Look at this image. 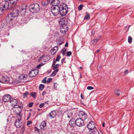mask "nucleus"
<instances>
[{
  "mask_svg": "<svg viewBox=\"0 0 134 134\" xmlns=\"http://www.w3.org/2000/svg\"><path fill=\"white\" fill-rule=\"evenodd\" d=\"M1 26L3 28H6L7 27H8V26L7 25H6L4 24H3L1 25Z\"/></svg>",
  "mask_w": 134,
  "mask_h": 134,
  "instance_id": "40",
  "label": "nucleus"
},
{
  "mask_svg": "<svg viewBox=\"0 0 134 134\" xmlns=\"http://www.w3.org/2000/svg\"><path fill=\"white\" fill-rule=\"evenodd\" d=\"M9 4V2H7L5 1H3L1 5L2 7L0 8V11L1 12L8 9Z\"/></svg>",
  "mask_w": 134,
  "mask_h": 134,
  "instance_id": "3",
  "label": "nucleus"
},
{
  "mask_svg": "<svg viewBox=\"0 0 134 134\" xmlns=\"http://www.w3.org/2000/svg\"><path fill=\"white\" fill-rule=\"evenodd\" d=\"M32 122L31 121H29L27 122V126H28L32 123Z\"/></svg>",
  "mask_w": 134,
  "mask_h": 134,
  "instance_id": "48",
  "label": "nucleus"
},
{
  "mask_svg": "<svg viewBox=\"0 0 134 134\" xmlns=\"http://www.w3.org/2000/svg\"><path fill=\"white\" fill-rule=\"evenodd\" d=\"M47 77H45L43 80L42 82L44 83H46V79Z\"/></svg>",
  "mask_w": 134,
  "mask_h": 134,
  "instance_id": "44",
  "label": "nucleus"
},
{
  "mask_svg": "<svg viewBox=\"0 0 134 134\" xmlns=\"http://www.w3.org/2000/svg\"><path fill=\"white\" fill-rule=\"evenodd\" d=\"M26 127L25 126H22L21 130V134H23L25 130Z\"/></svg>",
  "mask_w": 134,
  "mask_h": 134,
  "instance_id": "29",
  "label": "nucleus"
},
{
  "mask_svg": "<svg viewBox=\"0 0 134 134\" xmlns=\"http://www.w3.org/2000/svg\"><path fill=\"white\" fill-rule=\"evenodd\" d=\"M76 125L79 127H81L83 126L84 123L83 120L81 118H77L76 119Z\"/></svg>",
  "mask_w": 134,
  "mask_h": 134,
  "instance_id": "7",
  "label": "nucleus"
},
{
  "mask_svg": "<svg viewBox=\"0 0 134 134\" xmlns=\"http://www.w3.org/2000/svg\"><path fill=\"white\" fill-rule=\"evenodd\" d=\"M66 49H62L61 51V53H62L63 55H65L66 52Z\"/></svg>",
  "mask_w": 134,
  "mask_h": 134,
  "instance_id": "31",
  "label": "nucleus"
},
{
  "mask_svg": "<svg viewBox=\"0 0 134 134\" xmlns=\"http://www.w3.org/2000/svg\"><path fill=\"white\" fill-rule=\"evenodd\" d=\"M18 103H13V104L14 105V107L15 108H16V109H18V108H19V106H20L19 105H17Z\"/></svg>",
  "mask_w": 134,
  "mask_h": 134,
  "instance_id": "34",
  "label": "nucleus"
},
{
  "mask_svg": "<svg viewBox=\"0 0 134 134\" xmlns=\"http://www.w3.org/2000/svg\"><path fill=\"white\" fill-rule=\"evenodd\" d=\"M58 69H57L55 70L51 74V76H54L58 72Z\"/></svg>",
  "mask_w": 134,
  "mask_h": 134,
  "instance_id": "26",
  "label": "nucleus"
},
{
  "mask_svg": "<svg viewBox=\"0 0 134 134\" xmlns=\"http://www.w3.org/2000/svg\"><path fill=\"white\" fill-rule=\"evenodd\" d=\"M9 81V77L7 76H3L0 79V82L3 83H7Z\"/></svg>",
  "mask_w": 134,
  "mask_h": 134,
  "instance_id": "10",
  "label": "nucleus"
},
{
  "mask_svg": "<svg viewBox=\"0 0 134 134\" xmlns=\"http://www.w3.org/2000/svg\"><path fill=\"white\" fill-rule=\"evenodd\" d=\"M19 108L18 109H16V110H15V114H16L17 115H18L20 117L22 118V115L21 114V106H19Z\"/></svg>",
  "mask_w": 134,
  "mask_h": 134,
  "instance_id": "17",
  "label": "nucleus"
},
{
  "mask_svg": "<svg viewBox=\"0 0 134 134\" xmlns=\"http://www.w3.org/2000/svg\"><path fill=\"white\" fill-rule=\"evenodd\" d=\"M65 58H64L62 59L61 60V63L62 64H63L64 62L65 63Z\"/></svg>",
  "mask_w": 134,
  "mask_h": 134,
  "instance_id": "50",
  "label": "nucleus"
},
{
  "mask_svg": "<svg viewBox=\"0 0 134 134\" xmlns=\"http://www.w3.org/2000/svg\"><path fill=\"white\" fill-rule=\"evenodd\" d=\"M43 65V64H40L37 66V68L38 69H40L41 67Z\"/></svg>",
  "mask_w": 134,
  "mask_h": 134,
  "instance_id": "49",
  "label": "nucleus"
},
{
  "mask_svg": "<svg viewBox=\"0 0 134 134\" xmlns=\"http://www.w3.org/2000/svg\"><path fill=\"white\" fill-rule=\"evenodd\" d=\"M44 85L43 84H40L39 86V89L41 90H43V89L44 88Z\"/></svg>",
  "mask_w": 134,
  "mask_h": 134,
  "instance_id": "33",
  "label": "nucleus"
},
{
  "mask_svg": "<svg viewBox=\"0 0 134 134\" xmlns=\"http://www.w3.org/2000/svg\"><path fill=\"white\" fill-rule=\"evenodd\" d=\"M100 50H99V49H98V50H97L96 51V53H98L99 52V51H100Z\"/></svg>",
  "mask_w": 134,
  "mask_h": 134,
  "instance_id": "62",
  "label": "nucleus"
},
{
  "mask_svg": "<svg viewBox=\"0 0 134 134\" xmlns=\"http://www.w3.org/2000/svg\"><path fill=\"white\" fill-rule=\"evenodd\" d=\"M17 0H10L9 2L12 4H15L17 2Z\"/></svg>",
  "mask_w": 134,
  "mask_h": 134,
  "instance_id": "27",
  "label": "nucleus"
},
{
  "mask_svg": "<svg viewBox=\"0 0 134 134\" xmlns=\"http://www.w3.org/2000/svg\"><path fill=\"white\" fill-rule=\"evenodd\" d=\"M93 87L91 86H88L87 87V89L88 90H92L93 89Z\"/></svg>",
  "mask_w": 134,
  "mask_h": 134,
  "instance_id": "46",
  "label": "nucleus"
},
{
  "mask_svg": "<svg viewBox=\"0 0 134 134\" xmlns=\"http://www.w3.org/2000/svg\"><path fill=\"white\" fill-rule=\"evenodd\" d=\"M44 103H41L39 105V107L40 108H41L43 106H44Z\"/></svg>",
  "mask_w": 134,
  "mask_h": 134,
  "instance_id": "45",
  "label": "nucleus"
},
{
  "mask_svg": "<svg viewBox=\"0 0 134 134\" xmlns=\"http://www.w3.org/2000/svg\"><path fill=\"white\" fill-rule=\"evenodd\" d=\"M33 104H34V103L33 102H31V103H29L28 104V107L30 108L31 107L33 106Z\"/></svg>",
  "mask_w": 134,
  "mask_h": 134,
  "instance_id": "43",
  "label": "nucleus"
},
{
  "mask_svg": "<svg viewBox=\"0 0 134 134\" xmlns=\"http://www.w3.org/2000/svg\"><path fill=\"white\" fill-rule=\"evenodd\" d=\"M68 23L67 19L65 18L62 19L59 21V23L61 25H66Z\"/></svg>",
  "mask_w": 134,
  "mask_h": 134,
  "instance_id": "18",
  "label": "nucleus"
},
{
  "mask_svg": "<svg viewBox=\"0 0 134 134\" xmlns=\"http://www.w3.org/2000/svg\"><path fill=\"white\" fill-rule=\"evenodd\" d=\"M56 42L57 44L60 46L63 43V40L62 38H61L60 37L58 38L56 40Z\"/></svg>",
  "mask_w": 134,
  "mask_h": 134,
  "instance_id": "20",
  "label": "nucleus"
},
{
  "mask_svg": "<svg viewBox=\"0 0 134 134\" xmlns=\"http://www.w3.org/2000/svg\"><path fill=\"white\" fill-rule=\"evenodd\" d=\"M25 11L26 10V9H24V8H22V11H23V10H24V11L25 12Z\"/></svg>",
  "mask_w": 134,
  "mask_h": 134,
  "instance_id": "63",
  "label": "nucleus"
},
{
  "mask_svg": "<svg viewBox=\"0 0 134 134\" xmlns=\"http://www.w3.org/2000/svg\"><path fill=\"white\" fill-rule=\"evenodd\" d=\"M128 73V70L127 69H126L124 71V74L125 75L127 74Z\"/></svg>",
  "mask_w": 134,
  "mask_h": 134,
  "instance_id": "52",
  "label": "nucleus"
},
{
  "mask_svg": "<svg viewBox=\"0 0 134 134\" xmlns=\"http://www.w3.org/2000/svg\"><path fill=\"white\" fill-rule=\"evenodd\" d=\"M99 40L98 39L96 38L93 39L92 41V43H95L96 44Z\"/></svg>",
  "mask_w": 134,
  "mask_h": 134,
  "instance_id": "36",
  "label": "nucleus"
},
{
  "mask_svg": "<svg viewBox=\"0 0 134 134\" xmlns=\"http://www.w3.org/2000/svg\"><path fill=\"white\" fill-rule=\"evenodd\" d=\"M29 116L28 117H27V120H28V119H29V118H30V115H31V113H29Z\"/></svg>",
  "mask_w": 134,
  "mask_h": 134,
  "instance_id": "60",
  "label": "nucleus"
},
{
  "mask_svg": "<svg viewBox=\"0 0 134 134\" xmlns=\"http://www.w3.org/2000/svg\"><path fill=\"white\" fill-rule=\"evenodd\" d=\"M71 54L72 53L71 51L68 52L66 53V56L68 57H70Z\"/></svg>",
  "mask_w": 134,
  "mask_h": 134,
  "instance_id": "42",
  "label": "nucleus"
},
{
  "mask_svg": "<svg viewBox=\"0 0 134 134\" xmlns=\"http://www.w3.org/2000/svg\"><path fill=\"white\" fill-rule=\"evenodd\" d=\"M89 130V131L88 132L87 134H99L97 129L92 130L90 129Z\"/></svg>",
  "mask_w": 134,
  "mask_h": 134,
  "instance_id": "15",
  "label": "nucleus"
},
{
  "mask_svg": "<svg viewBox=\"0 0 134 134\" xmlns=\"http://www.w3.org/2000/svg\"><path fill=\"white\" fill-rule=\"evenodd\" d=\"M11 102H12V104H13V103H18V101L15 99H13V100H12Z\"/></svg>",
  "mask_w": 134,
  "mask_h": 134,
  "instance_id": "41",
  "label": "nucleus"
},
{
  "mask_svg": "<svg viewBox=\"0 0 134 134\" xmlns=\"http://www.w3.org/2000/svg\"><path fill=\"white\" fill-rule=\"evenodd\" d=\"M47 123L45 121L42 122L40 125V129L41 130H44L46 125Z\"/></svg>",
  "mask_w": 134,
  "mask_h": 134,
  "instance_id": "21",
  "label": "nucleus"
},
{
  "mask_svg": "<svg viewBox=\"0 0 134 134\" xmlns=\"http://www.w3.org/2000/svg\"><path fill=\"white\" fill-rule=\"evenodd\" d=\"M56 62V61H55V60L53 62L52 65V66H53L54 65H55Z\"/></svg>",
  "mask_w": 134,
  "mask_h": 134,
  "instance_id": "54",
  "label": "nucleus"
},
{
  "mask_svg": "<svg viewBox=\"0 0 134 134\" xmlns=\"http://www.w3.org/2000/svg\"><path fill=\"white\" fill-rule=\"evenodd\" d=\"M10 96L8 94H5L2 97V101L4 102L9 101L10 103L12 102Z\"/></svg>",
  "mask_w": 134,
  "mask_h": 134,
  "instance_id": "5",
  "label": "nucleus"
},
{
  "mask_svg": "<svg viewBox=\"0 0 134 134\" xmlns=\"http://www.w3.org/2000/svg\"><path fill=\"white\" fill-rule=\"evenodd\" d=\"M38 70L37 69H34L30 71L29 74V75L30 77H33L35 76L38 73Z\"/></svg>",
  "mask_w": 134,
  "mask_h": 134,
  "instance_id": "6",
  "label": "nucleus"
},
{
  "mask_svg": "<svg viewBox=\"0 0 134 134\" xmlns=\"http://www.w3.org/2000/svg\"><path fill=\"white\" fill-rule=\"evenodd\" d=\"M52 79L51 78H49L47 80V83H49L52 80Z\"/></svg>",
  "mask_w": 134,
  "mask_h": 134,
  "instance_id": "47",
  "label": "nucleus"
},
{
  "mask_svg": "<svg viewBox=\"0 0 134 134\" xmlns=\"http://www.w3.org/2000/svg\"><path fill=\"white\" fill-rule=\"evenodd\" d=\"M115 94L117 96H119L120 95L119 93H115Z\"/></svg>",
  "mask_w": 134,
  "mask_h": 134,
  "instance_id": "59",
  "label": "nucleus"
},
{
  "mask_svg": "<svg viewBox=\"0 0 134 134\" xmlns=\"http://www.w3.org/2000/svg\"><path fill=\"white\" fill-rule=\"evenodd\" d=\"M29 93H24L22 94L23 98H25L27 97V95Z\"/></svg>",
  "mask_w": 134,
  "mask_h": 134,
  "instance_id": "38",
  "label": "nucleus"
},
{
  "mask_svg": "<svg viewBox=\"0 0 134 134\" xmlns=\"http://www.w3.org/2000/svg\"><path fill=\"white\" fill-rule=\"evenodd\" d=\"M78 116L83 120H85L87 118V115L85 112L81 111L79 112Z\"/></svg>",
  "mask_w": 134,
  "mask_h": 134,
  "instance_id": "4",
  "label": "nucleus"
},
{
  "mask_svg": "<svg viewBox=\"0 0 134 134\" xmlns=\"http://www.w3.org/2000/svg\"><path fill=\"white\" fill-rule=\"evenodd\" d=\"M27 77V76L26 75H23V79H24V78H26Z\"/></svg>",
  "mask_w": 134,
  "mask_h": 134,
  "instance_id": "57",
  "label": "nucleus"
},
{
  "mask_svg": "<svg viewBox=\"0 0 134 134\" xmlns=\"http://www.w3.org/2000/svg\"><path fill=\"white\" fill-rule=\"evenodd\" d=\"M45 93H42V95L44 96V95H45Z\"/></svg>",
  "mask_w": 134,
  "mask_h": 134,
  "instance_id": "64",
  "label": "nucleus"
},
{
  "mask_svg": "<svg viewBox=\"0 0 134 134\" xmlns=\"http://www.w3.org/2000/svg\"><path fill=\"white\" fill-rule=\"evenodd\" d=\"M34 129L35 131L36 134H41L42 132V131L41 130H40L39 129L37 128L36 126L35 127Z\"/></svg>",
  "mask_w": 134,
  "mask_h": 134,
  "instance_id": "23",
  "label": "nucleus"
},
{
  "mask_svg": "<svg viewBox=\"0 0 134 134\" xmlns=\"http://www.w3.org/2000/svg\"><path fill=\"white\" fill-rule=\"evenodd\" d=\"M60 1L59 0H52L50 4L52 5L53 6H59V5Z\"/></svg>",
  "mask_w": 134,
  "mask_h": 134,
  "instance_id": "14",
  "label": "nucleus"
},
{
  "mask_svg": "<svg viewBox=\"0 0 134 134\" xmlns=\"http://www.w3.org/2000/svg\"><path fill=\"white\" fill-rule=\"evenodd\" d=\"M132 37L130 36H129L128 38V42L130 43H132Z\"/></svg>",
  "mask_w": 134,
  "mask_h": 134,
  "instance_id": "35",
  "label": "nucleus"
},
{
  "mask_svg": "<svg viewBox=\"0 0 134 134\" xmlns=\"http://www.w3.org/2000/svg\"><path fill=\"white\" fill-rule=\"evenodd\" d=\"M105 123H104V122H103V124H102V126L103 127H105Z\"/></svg>",
  "mask_w": 134,
  "mask_h": 134,
  "instance_id": "61",
  "label": "nucleus"
},
{
  "mask_svg": "<svg viewBox=\"0 0 134 134\" xmlns=\"http://www.w3.org/2000/svg\"><path fill=\"white\" fill-rule=\"evenodd\" d=\"M81 97L82 99H83L85 98L84 96V94L83 93H81Z\"/></svg>",
  "mask_w": 134,
  "mask_h": 134,
  "instance_id": "53",
  "label": "nucleus"
},
{
  "mask_svg": "<svg viewBox=\"0 0 134 134\" xmlns=\"http://www.w3.org/2000/svg\"><path fill=\"white\" fill-rule=\"evenodd\" d=\"M83 6V5H82V4L80 5L78 7V10H81L82 9Z\"/></svg>",
  "mask_w": 134,
  "mask_h": 134,
  "instance_id": "39",
  "label": "nucleus"
},
{
  "mask_svg": "<svg viewBox=\"0 0 134 134\" xmlns=\"http://www.w3.org/2000/svg\"><path fill=\"white\" fill-rule=\"evenodd\" d=\"M119 91V90L115 89L114 90V92H118Z\"/></svg>",
  "mask_w": 134,
  "mask_h": 134,
  "instance_id": "58",
  "label": "nucleus"
},
{
  "mask_svg": "<svg viewBox=\"0 0 134 134\" xmlns=\"http://www.w3.org/2000/svg\"><path fill=\"white\" fill-rule=\"evenodd\" d=\"M49 0H47L41 2V4L43 6H47L50 3Z\"/></svg>",
  "mask_w": 134,
  "mask_h": 134,
  "instance_id": "24",
  "label": "nucleus"
},
{
  "mask_svg": "<svg viewBox=\"0 0 134 134\" xmlns=\"http://www.w3.org/2000/svg\"><path fill=\"white\" fill-rule=\"evenodd\" d=\"M92 35L93 36L95 34V31H92L91 32Z\"/></svg>",
  "mask_w": 134,
  "mask_h": 134,
  "instance_id": "55",
  "label": "nucleus"
},
{
  "mask_svg": "<svg viewBox=\"0 0 134 134\" xmlns=\"http://www.w3.org/2000/svg\"><path fill=\"white\" fill-rule=\"evenodd\" d=\"M58 49V47L57 46L52 48L50 51V53L51 55H54L56 53Z\"/></svg>",
  "mask_w": 134,
  "mask_h": 134,
  "instance_id": "16",
  "label": "nucleus"
},
{
  "mask_svg": "<svg viewBox=\"0 0 134 134\" xmlns=\"http://www.w3.org/2000/svg\"><path fill=\"white\" fill-rule=\"evenodd\" d=\"M19 14V10L17 9H14L9 14L14 18L18 15Z\"/></svg>",
  "mask_w": 134,
  "mask_h": 134,
  "instance_id": "8",
  "label": "nucleus"
},
{
  "mask_svg": "<svg viewBox=\"0 0 134 134\" xmlns=\"http://www.w3.org/2000/svg\"><path fill=\"white\" fill-rule=\"evenodd\" d=\"M66 26V25L65 26H61L60 28V32L63 33H65L68 30Z\"/></svg>",
  "mask_w": 134,
  "mask_h": 134,
  "instance_id": "19",
  "label": "nucleus"
},
{
  "mask_svg": "<svg viewBox=\"0 0 134 134\" xmlns=\"http://www.w3.org/2000/svg\"><path fill=\"white\" fill-rule=\"evenodd\" d=\"M86 15L84 17V19L86 20L89 19L90 18V17L88 13L87 12H86Z\"/></svg>",
  "mask_w": 134,
  "mask_h": 134,
  "instance_id": "30",
  "label": "nucleus"
},
{
  "mask_svg": "<svg viewBox=\"0 0 134 134\" xmlns=\"http://www.w3.org/2000/svg\"><path fill=\"white\" fill-rule=\"evenodd\" d=\"M56 115V113L55 111L54 110L52 111L51 112L49 113V115L52 118L55 117Z\"/></svg>",
  "mask_w": 134,
  "mask_h": 134,
  "instance_id": "22",
  "label": "nucleus"
},
{
  "mask_svg": "<svg viewBox=\"0 0 134 134\" xmlns=\"http://www.w3.org/2000/svg\"><path fill=\"white\" fill-rule=\"evenodd\" d=\"M36 93H30V95L32 96L34 98H36Z\"/></svg>",
  "mask_w": 134,
  "mask_h": 134,
  "instance_id": "28",
  "label": "nucleus"
},
{
  "mask_svg": "<svg viewBox=\"0 0 134 134\" xmlns=\"http://www.w3.org/2000/svg\"><path fill=\"white\" fill-rule=\"evenodd\" d=\"M51 59V57L50 55H47L44 57H43V59L44 62H47L49 60Z\"/></svg>",
  "mask_w": 134,
  "mask_h": 134,
  "instance_id": "25",
  "label": "nucleus"
},
{
  "mask_svg": "<svg viewBox=\"0 0 134 134\" xmlns=\"http://www.w3.org/2000/svg\"><path fill=\"white\" fill-rule=\"evenodd\" d=\"M68 43L67 42H66L65 44V47H68Z\"/></svg>",
  "mask_w": 134,
  "mask_h": 134,
  "instance_id": "56",
  "label": "nucleus"
},
{
  "mask_svg": "<svg viewBox=\"0 0 134 134\" xmlns=\"http://www.w3.org/2000/svg\"><path fill=\"white\" fill-rule=\"evenodd\" d=\"M61 58V57L59 55H58L56 57V59H55V61H59V60Z\"/></svg>",
  "mask_w": 134,
  "mask_h": 134,
  "instance_id": "37",
  "label": "nucleus"
},
{
  "mask_svg": "<svg viewBox=\"0 0 134 134\" xmlns=\"http://www.w3.org/2000/svg\"><path fill=\"white\" fill-rule=\"evenodd\" d=\"M14 18L13 17L9 14L8 15V16L6 18L5 20L7 23L12 24Z\"/></svg>",
  "mask_w": 134,
  "mask_h": 134,
  "instance_id": "11",
  "label": "nucleus"
},
{
  "mask_svg": "<svg viewBox=\"0 0 134 134\" xmlns=\"http://www.w3.org/2000/svg\"><path fill=\"white\" fill-rule=\"evenodd\" d=\"M51 10L52 14L55 16L59 13L62 16H65L68 13V7L66 4L62 3L59 6L52 7Z\"/></svg>",
  "mask_w": 134,
  "mask_h": 134,
  "instance_id": "1",
  "label": "nucleus"
},
{
  "mask_svg": "<svg viewBox=\"0 0 134 134\" xmlns=\"http://www.w3.org/2000/svg\"><path fill=\"white\" fill-rule=\"evenodd\" d=\"M40 6L37 3L32 4L29 6L30 11L33 13L38 12L40 10Z\"/></svg>",
  "mask_w": 134,
  "mask_h": 134,
  "instance_id": "2",
  "label": "nucleus"
},
{
  "mask_svg": "<svg viewBox=\"0 0 134 134\" xmlns=\"http://www.w3.org/2000/svg\"><path fill=\"white\" fill-rule=\"evenodd\" d=\"M22 118L20 117L19 119H16L15 122V125L16 127L17 128L20 127L21 125V123L20 122V121L21 120Z\"/></svg>",
  "mask_w": 134,
  "mask_h": 134,
  "instance_id": "13",
  "label": "nucleus"
},
{
  "mask_svg": "<svg viewBox=\"0 0 134 134\" xmlns=\"http://www.w3.org/2000/svg\"><path fill=\"white\" fill-rule=\"evenodd\" d=\"M69 125L71 127H75L76 125V120L73 118L70 119L69 121Z\"/></svg>",
  "mask_w": 134,
  "mask_h": 134,
  "instance_id": "12",
  "label": "nucleus"
},
{
  "mask_svg": "<svg viewBox=\"0 0 134 134\" xmlns=\"http://www.w3.org/2000/svg\"><path fill=\"white\" fill-rule=\"evenodd\" d=\"M59 66V64H55V65H54L53 66H52V67H53V69L54 70H55L57 69V68H58Z\"/></svg>",
  "mask_w": 134,
  "mask_h": 134,
  "instance_id": "32",
  "label": "nucleus"
},
{
  "mask_svg": "<svg viewBox=\"0 0 134 134\" xmlns=\"http://www.w3.org/2000/svg\"><path fill=\"white\" fill-rule=\"evenodd\" d=\"M87 127L89 130H93L96 129L95 123L92 121H91L87 125Z\"/></svg>",
  "mask_w": 134,
  "mask_h": 134,
  "instance_id": "9",
  "label": "nucleus"
},
{
  "mask_svg": "<svg viewBox=\"0 0 134 134\" xmlns=\"http://www.w3.org/2000/svg\"><path fill=\"white\" fill-rule=\"evenodd\" d=\"M57 83H54V88L56 89L57 88Z\"/></svg>",
  "mask_w": 134,
  "mask_h": 134,
  "instance_id": "51",
  "label": "nucleus"
}]
</instances>
